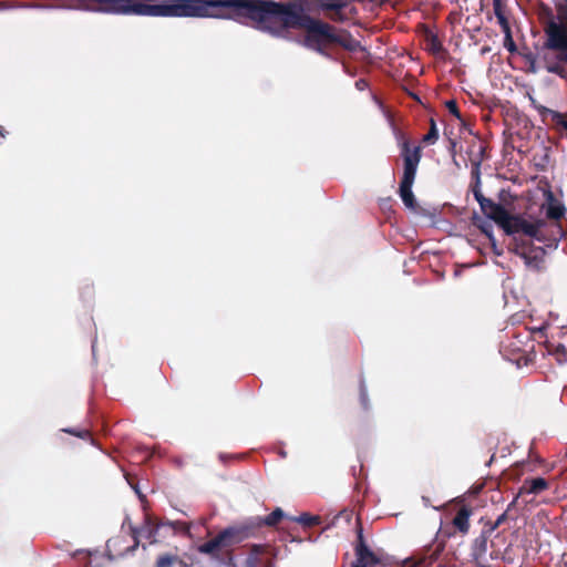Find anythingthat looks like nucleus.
I'll return each instance as SVG.
<instances>
[{
    "label": "nucleus",
    "instance_id": "obj_12",
    "mask_svg": "<svg viewBox=\"0 0 567 567\" xmlns=\"http://www.w3.org/2000/svg\"><path fill=\"white\" fill-rule=\"evenodd\" d=\"M547 199H548V206L546 209L547 218L556 220V221L560 220L565 216V213H566L565 206L555 198V196L553 195L551 192L547 193Z\"/></svg>",
    "mask_w": 567,
    "mask_h": 567
},
{
    "label": "nucleus",
    "instance_id": "obj_28",
    "mask_svg": "<svg viewBox=\"0 0 567 567\" xmlns=\"http://www.w3.org/2000/svg\"><path fill=\"white\" fill-rule=\"evenodd\" d=\"M516 499H517V497L514 498V501L508 504L506 511L496 518V520L494 522V525L499 527L502 524H504L507 520V518H508L507 514L512 509V507H514Z\"/></svg>",
    "mask_w": 567,
    "mask_h": 567
},
{
    "label": "nucleus",
    "instance_id": "obj_11",
    "mask_svg": "<svg viewBox=\"0 0 567 567\" xmlns=\"http://www.w3.org/2000/svg\"><path fill=\"white\" fill-rule=\"evenodd\" d=\"M545 250L542 247H530L526 252L520 254V258L524 260L525 265L528 267H533L535 269H540L542 264L544 262Z\"/></svg>",
    "mask_w": 567,
    "mask_h": 567
},
{
    "label": "nucleus",
    "instance_id": "obj_13",
    "mask_svg": "<svg viewBox=\"0 0 567 567\" xmlns=\"http://www.w3.org/2000/svg\"><path fill=\"white\" fill-rule=\"evenodd\" d=\"M488 538L489 537L487 535L481 533L480 536H477L473 540L471 556L474 561L478 563L480 560H482L484 558V556L487 551Z\"/></svg>",
    "mask_w": 567,
    "mask_h": 567
},
{
    "label": "nucleus",
    "instance_id": "obj_4",
    "mask_svg": "<svg viewBox=\"0 0 567 567\" xmlns=\"http://www.w3.org/2000/svg\"><path fill=\"white\" fill-rule=\"evenodd\" d=\"M545 41L537 55L545 62L549 73L563 75L567 63V27L550 19L544 25Z\"/></svg>",
    "mask_w": 567,
    "mask_h": 567
},
{
    "label": "nucleus",
    "instance_id": "obj_1",
    "mask_svg": "<svg viewBox=\"0 0 567 567\" xmlns=\"http://www.w3.org/2000/svg\"><path fill=\"white\" fill-rule=\"evenodd\" d=\"M248 24L276 37H284L290 29H302V44L328 59L333 45L350 52L361 49L349 31L310 17L297 1L251 0Z\"/></svg>",
    "mask_w": 567,
    "mask_h": 567
},
{
    "label": "nucleus",
    "instance_id": "obj_7",
    "mask_svg": "<svg viewBox=\"0 0 567 567\" xmlns=\"http://www.w3.org/2000/svg\"><path fill=\"white\" fill-rule=\"evenodd\" d=\"M164 526L163 522H158L156 518L151 515H146L144 518V523L140 528L131 526V534L133 538V544L125 548V553H133L140 545V537L146 538L151 544L157 542L156 536L159 527Z\"/></svg>",
    "mask_w": 567,
    "mask_h": 567
},
{
    "label": "nucleus",
    "instance_id": "obj_10",
    "mask_svg": "<svg viewBox=\"0 0 567 567\" xmlns=\"http://www.w3.org/2000/svg\"><path fill=\"white\" fill-rule=\"evenodd\" d=\"M472 515L473 508L470 505L463 504L452 519L453 527L462 535H466L470 530V518Z\"/></svg>",
    "mask_w": 567,
    "mask_h": 567
},
{
    "label": "nucleus",
    "instance_id": "obj_14",
    "mask_svg": "<svg viewBox=\"0 0 567 567\" xmlns=\"http://www.w3.org/2000/svg\"><path fill=\"white\" fill-rule=\"evenodd\" d=\"M548 488V482L543 477L525 480L520 493L539 494Z\"/></svg>",
    "mask_w": 567,
    "mask_h": 567
},
{
    "label": "nucleus",
    "instance_id": "obj_6",
    "mask_svg": "<svg viewBox=\"0 0 567 567\" xmlns=\"http://www.w3.org/2000/svg\"><path fill=\"white\" fill-rule=\"evenodd\" d=\"M546 226L544 219L528 220L520 214H511L507 217L506 223L503 225V230L507 235L523 234L529 238L538 241L544 240L542 228Z\"/></svg>",
    "mask_w": 567,
    "mask_h": 567
},
{
    "label": "nucleus",
    "instance_id": "obj_32",
    "mask_svg": "<svg viewBox=\"0 0 567 567\" xmlns=\"http://www.w3.org/2000/svg\"><path fill=\"white\" fill-rule=\"evenodd\" d=\"M496 19H497V22L501 25V29L503 32L511 30V25H509V22L506 18L505 13H503V14L497 13Z\"/></svg>",
    "mask_w": 567,
    "mask_h": 567
},
{
    "label": "nucleus",
    "instance_id": "obj_38",
    "mask_svg": "<svg viewBox=\"0 0 567 567\" xmlns=\"http://www.w3.org/2000/svg\"><path fill=\"white\" fill-rule=\"evenodd\" d=\"M178 566H181V567H204L199 563H186L183 559H182V563H178ZM217 567H219V565Z\"/></svg>",
    "mask_w": 567,
    "mask_h": 567
},
{
    "label": "nucleus",
    "instance_id": "obj_43",
    "mask_svg": "<svg viewBox=\"0 0 567 567\" xmlns=\"http://www.w3.org/2000/svg\"><path fill=\"white\" fill-rule=\"evenodd\" d=\"M371 2H375V0H370ZM384 0H377V2L382 3Z\"/></svg>",
    "mask_w": 567,
    "mask_h": 567
},
{
    "label": "nucleus",
    "instance_id": "obj_5",
    "mask_svg": "<svg viewBox=\"0 0 567 567\" xmlns=\"http://www.w3.org/2000/svg\"><path fill=\"white\" fill-rule=\"evenodd\" d=\"M400 147L401 157L403 159V175L399 186V194L408 208L415 209L416 200L412 192V186L422 157V148L421 146H411L410 141L403 136Z\"/></svg>",
    "mask_w": 567,
    "mask_h": 567
},
{
    "label": "nucleus",
    "instance_id": "obj_29",
    "mask_svg": "<svg viewBox=\"0 0 567 567\" xmlns=\"http://www.w3.org/2000/svg\"><path fill=\"white\" fill-rule=\"evenodd\" d=\"M446 105V109L449 110V112L454 115L456 118L461 120V112L458 110V106H457V103L455 100H450L445 103Z\"/></svg>",
    "mask_w": 567,
    "mask_h": 567
},
{
    "label": "nucleus",
    "instance_id": "obj_20",
    "mask_svg": "<svg viewBox=\"0 0 567 567\" xmlns=\"http://www.w3.org/2000/svg\"><path fill=\"white\" fill-rule=\"evenodd\" d=\"M295 522L300 523L305 527H312L319 525L321 522L320 516L310 515L308 513L301 514L299 517L293 518Z\"/></svg>",
    "mask_w": 567,
    "mask_h": 567
},
{
    "label": "nucleus",
    "instance_id": "obj_8",
    "mask_svg": "<svg viewBox=\"0 0 567 567\" xmlns=\"http://www.w3.org/2000/svg\"><path fill=\"white\" fill-rule=\"evenodd\" d=\"M354 554L355 561L352 563L351 567H372L380 563L379 557L367 545L361 528L358 530Z\"/></svg>",
    "mask_w": 567,
    "mask_h": 567
},
{
    "label": "nucleus",
    "instance_id": "obj_16",
    "mask_svg": "<svg viewBox=\"0 0 567 567\" xmlns=\"http://www.w3.org/2000/svg\"><path fill=\"white\" fill-rule=\"evenodd\" d=\"M178 563H182V558H179V556L165 553L157 557L154 567H174L175 565H178Z\"/></svg>",
    "mask_w": 567,
    "mask_h": 567
},
{
    "label": "nucleus",
    "instance_id": "obj_37",
    "mask_svg": "<svg viewBox=\"0 0 567 567\" xmlns=\"http://www.w3.org/2000/svg\"><path fill=\"white\" fill-rule=\"evenodd\" d=\"M557 120H559V124L557 126L563 127L566 131V138H567V118L566 115H555Z\"/></svg>",
    "mask_w": 567,
    "mask_h": 567
},
{
    "label": "nucleus",
    "instance_id": "obj_27",
    "mask_svg": "<svg viewBox=\"0 0 567 567\" xmlns=\"http://www.w3.org/2000/svg\"><path fill=\"white\" fill-rule=\"evenodd\" d=\"M360 402L364 410L369 409L368 391L363 381L360 383Z\"/></svg>",
    "mask_w": 567,
    "mask_h": 567
},
{
    "label": "nucleus",
    "instance_id": "obj_33",
    "mask_svg": "<svg viewBox=\"0 0 567 567\" xmlns=\"http://www.w3.org/2000/svg\"><path fill=\"white\" fill-rule=\"evenodd\" d=\"M498 528V526L494 525V522H486L482 529V533L491 537V535Z\"/></svg>",
    "mask_w": 567,
    "mask_h": 567
},
{
    "label": "nucleus",
    "instance_id": "obj_9",
    "mask_svg": "<svg viewBox=\"0 0 567 567\" xmlns=\"http://www.w3.org/2000/svg\"><path fill=\"white\" fill-rule=\"evenodd\" d=\"M478 204L482 213L488 219L495 221L501 228H503V225L506 223L509 212L501 204H497L485 196H481Z\"/></svg>",
    "mask_w": 567,
    "mask_h": 567
},
{
    "label": "nucleus",
    "instance_id": "obj_41",
    "mask_svg": "<svg viewBox=\"0 0 567 567\" xmlns=\"http://www.w3.org/2000/svg\"><path fill=\"white\" fill-rule=\"evenodd\" d=\"M357 85H358V86H359V85H360V86H363V80H361V81L357 82Z\"/></svg>",
    "mask_w": 567,
    "mask_h": 567
},
{
    "label": "nucleus",
    "instance_id": "obj_19",
    "mask_svg": "<svg viewBox=\"0 0 567 567\" xmlns=\"http://www.w3.org/2000/svg\"><path fill=\"white\" fill-rule=\"evenodd\" d=\"M439 140V130L434 118H430V130L423 136L422 142L426 145L434 144Z\"/></svg>",
    "mask_w": 567,
    "mask_h": 567
},
{
    "label": "nucleus",
    "instance_id": "obj_44",
    "mask_svg": "<svg viewBox=\"0 0 567 567\" xmlns=\"http://www.w3.org/2000/svg\"><path fill=\"white\" fill-rule=\"evenodd\" d=\"M477 567H488V566H486V565H482V564H478V566H477Z\"/></svg>",
    "mask_w": 567,
    "mask_h": 567
},
{
    "label": "nucleus",
    "instance_id": "obj_18",
    "mask_svg": "<svg viewBox=\"0 0 567 567\" xmlns=\"http://www.w3.org/2000/svg\"><path fill=\"white\" fill-rule=\"evenodd\" d=\"M285 517V513L281 508L277 507L269 515L265 516L261 519V524L274 527L276 526L282 518Z\"/></svg>",
    "mask_w": 567,
    "mask_h": 567
},
{
    "label": "nucleus",
    "instance_id": "obj_21",
    "mask_svg": "<svg viewBox=\"0 0 567 567\" xmlns=\"http://www.w3.org/2000/svg\"><path fill=\"white\" fill-rule=\"evenodd\" d=\"M164 526H169L174 532L183 533L189 535L190 525L186 522L175 520V522H165Z\"/></svg>",
    "mask_w": 567,
    "mask_h": 567
},
{
    "label": "nucleus",
    "instance_id": "obj_36",
    "mask_svg": "<svg viewBox=\"0 0 567 567\" xmlns=\"http://www.w3.org/2000/svg\"><path fill=\"white\" fill-rule=\"evenodd\" d=\"M493 9H494L495 17H497V13H499V14L504 13L501 0H493Z\"/></svg>",
    "mask_w": 567,
    "mask_h": 567
},
{
    "label": "nucleus",
    "instance_id": "obj_24",
    "mask_svg": "<svg viewBox=\"0 0 567 567\" xmlns=\"http://www.w3.org/2000/svg\"><path fill=\"white\" fill-rule=\"evenodd\" d=\"M504 33V47L508 52L513 53L516 51V44L513 40L512 30L503 32Z\"/></svg>",
    "mask_w": 567,
    "mask_h": 567
},
{
    "label": "nucleus",
    "instance_id": "obj_34",
    "mask_svg": "<svg viewBox=\"0 0 567 567\" xmlns=\"http://www.w3.org/2000/svg\"><path fill=\"white\" fill-rule=\"evenodd\" d=\"M536 59L537 56L533 53H528L525 55V60L529 63V70L532 72H536L537 68H536Z\"/></svg>",
    "mask_w": 567,
    "mask_h": 567
},
{
    "label": "nucleus",
    "instance_id": "obj_2",
    "mask_svg": "<svg viewBox=\"0 0 567 567\" xmlns=\"http://www.w3.org/2000/svg\"><path fill=\"white\" fill-rule=\"evenodd\" d=\"M87 11L107 14L214 18L248 24L251 0H80Z\"/></svg>",
    "mask_w": 567,
    "mask_h": 567
},
{
    "label": "nucleus",
    "instance_id": "obj_15",
    "mask_svg": "<svg viewBox=\"0 0 567 567\" xmlns=\"http://www.w3.org/2000/svg\"><path fill=\"white\" fill-rule=\"evenodd\" d=\"M532 105L537 110L538 114L542 116V120L545 121L547 116H550L553 123L557 126L559 124V120L555 117V115H564L563 113L558 111H554L551 109H548L542 104H538L534 99H532Z\"/></svg>",
    "mask_w": 567,
    "mask_h": 567
},
{
    "label": "nucleus",
    "instance_id": "obj_31",
    "mask_svg": "<svg viewBox=\"0 0 567 567\" xmlns=\"http://www.w3.org/2000/svg\"><path fill=\"white\" fill-rule=\"evenodd\" d=\"M64 432L69 433V434H72V435H75L78 437H81V439H91V433L89 430H73V429H65L63 430Z\"/></svg>",
    "mask_w": 567,
    "mask_h": 567
},
{
    "label": "nucleus",
    "instance_id": "obj_17",
    "mask_svg": "<svg viewBox=\"0 0 567 567\" xmlns=\"http://www.w3.org/2000/svg\"><path fill=\"white\" fill-rule=\"evenodd\" d=\"M425 40H426L427 50L432 54L439 55V54H441L442 52L445 51L441 40L437 37V34L430 32L426 35Z\"/></svg>",
    "mask_w": 567,
    "mask_h": 567
},
{
    "label": "nucleus",
    "instance_id": "obj_40",
    "mask_svg": "<svg viewBox=\"0 0 567 567\" xmlns=\"http://www.w3.org/2000/svg\"><path fill=\"white\" fill-rule=\"evenodd\" d=\"M451 151L454 154L455 153V142L451 141Z\"/></svg>",
    "mask_w": 567,
    "mask_h": 567
},
{
    "label": "nucleus",
    "instance_id": "obj_23",
    "mask_svg": "<svg viewBox=\"0 0 567 567\" xmlns=\"http://www.w3.org/2000/svg\"><path fill=\"white\" fill-rule=\"evenodd\" d=\"M557 18L559 20V24H565L567 27V0L564 2L556 3Z\"/></svg>",
    "mask_w": 567,
    "mask_h": 567
},
{
    "label": "nucleus",
    "instance_id": "obj_3",
    "mask_svg": "<svg viewBox=\"0 0 567 567\" xmlns=\"http://www.w3.org/2000/svg\"><path fill=\"white\" fill-rule=\"evenodd\" d=\"M248 528L230 526L219 532L214 538L200 544L197 550L208 555L219 567H236L233 547L248 537ZM265 553V546L252 545L241 567H257L259 556Z\"/></svg>",
    "mask_w": 567,
    "mask_h": 567
},
{
    "label": "nucleus",
    "instance_id": "obj_26",
    "mask_svg": "<svg viewBox=\"0 0 567 567\" xmlns=\"http://www.w3.org/2000/svg\"><path fill=\"white\" fill-rule=\"evenodd\" d=\"M530 247L532 245H529V243H527L526 240L515 241L512 251L520 258V254L526 252L527 249Z\"/></svg>",
    "mask_w": 567,
    "mask_h": 567
},
{
    "label": "nucleus",
    "instance_id": "obj_39",
    "mask_svg": "<svg viewBox=\"0 0 567 567\" xmlns=\"http://www.w3.org/2000/svg\"><path fill=\"white\" fill-rule=\"evenodd\" d=\"M481 230L482 233H484L487 237L492 238L493 235H492V226L491 225H487V226H481Z\"/></svg>",
    "mask_w": 567,
    "mask_h": 567
},
{
    "label": "nucleus",
    "instance_id": "obj_30",
    "mask_svg": "<svg viewBox=\"0 0 567 567\" xmlns=\"http://www.w3.org/2000/svg\"><path fill=\"white\" fill-rule=\"evenodd\" d=\"M554 354L558 357V360L561 362V361H567V348L564 346V344H557L555 348H554Z\"/></svg>",
    "mask_w": 567,
    "mask_h": 567
},
{
    "label": "nucleus",
    "instance_id": "obj_42",
    "mask_svg": "<svg viewBox=\"0 0 567 567\" xmlns=\"http://www.w3.org/2000/svg\"><path fill=\"white\" fill-rule=\"evenodd\" d=\"M357 85H358V86H359V85H360V86H363V80H361V81L357 82Z\"/></svg>",
    "mask_w": 567,
    "mask_h": 567
},
{
    "label": "nucleus",
    "instance_id": "obj_35",
    "mask_svg": "<svg viewBox=\"0 0 567 567\" xmlns=\"http://www.w3.org/2000/svg\"><path fill=\"white\" fill-rule=\"evenodd\" d=\"M472 192L474 195V198L480 203L481 196H484L481 190V184H477V182H474L472 185Z\"/></svg>",
    "mask_w": 567,
    "mask_h": 567
},
{
    "label": "nucleus",
    "instance_id": "obj_22",
    "mask_svg": "<svg viewBox=\"0 0 567 567\" xmlns=\"http://www.w3.org/2000/svg\"><path fill=\"white\" fill-rule=\"evenodd\" d=\"M123 543H124L123 537H114V538L110 539V540L106 543L107 553H109V555H110V557H111V558H115V557H118V556H123V555H124V553H123V551L117 553V554H112V550H113V549H116V547H120Z\"/></svg>",
    "mask_w": 567,
    "mask_h": 567
},
{
    "label": "nucleus",
    "instance_id": "obj_25",
    "mask_svg": "<svg viewBox=\"0 0 567 567\" xmlns=\"http://www.w3.org/2000/svg\"><path fill=\"white\" fill-rule=\"evenodd\" d=\"M481 161L482 158H478V159H475V161H472V172H471V175H472V178L474 179V182H477V184H481Z\"/></svg>",
    "mask_w": 567,
    "mask_h": 567
}]
</instances>
